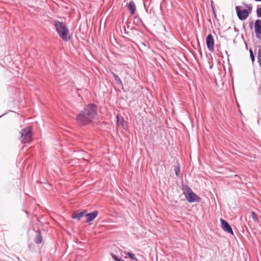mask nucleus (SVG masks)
I'll return each mask as SVG.
<instances>
[{"instance_id":"1","label":"nucleus","mask_w":261,"mask_h":261,"mask_svg":"<svg viewBox=\"0 0 261 261\" xmlns=\"http://www.w3.org/2000/svg\"><path fill=\"white\" fill-rule=\"evenodd\" d=\"M97 114L96 107L94 104L87 105L80 113L77 119L82 124L86 125L92 122Z\"/></svg>"},{"instance_id":"2","label":"nucleus","mask_w":261,"mask_h":261,"mask_svg":"<svg viewBox=\"0 0 261 261\" xmlns=\"http://www.w3.org/2000/svg\"><path fill=\"white\" fill-rule=\"evenodd\" d=\"M55 26L59 36L64 41H68L70 39L68 29L63 23L57 21L55 22Z\"/></svg>"},{"instance_id":"3","label":"nucleus","mask_w":261,"mask_h":261,"mask_svg":"<svg viewBox=\"0 0 261 261\" xmlns=\"http://www.w3.org/2000/svg\"><path fill=\"white\" fill-rule=\"evenodd\" d=\"M32 138V128L28 127L21 130V141L22 143H27L31 142Z\"/></svg>"},{"instance_id":"4","label":"nucleus","mask_w":261,"mask_h":261,"mask_svg":"<svg viewBox=\"0 0 261 261\" xmlns=\"http://www.w3.org/2000/svg\"><path fill=\"white\" fill-rule=\"evenodd\" d=\"M185 196L189 202L199 201L200 199V198L198 197L190 188L187 189Z\"/></svg>"},{"instance_id":"5","label":"nucleus","mask_w":261,"mask_h":261,"mask_svg":"<svg viewBox=\"0 0 261 261\" xmlns=\"http://www.w3.org/2000/svg\"><path fill=\"white\" fill-rule=\"evenodd\" d=\"M236 10L237 16L241 20L246 19L249 16V12L248 10L246 9L241 10L240 6H236Z\"/></svg>"},{"instance_id":"6","label":"nucleus","mask_w":261,"mask_h":261,"mask_svg":"<svg viewBox=\"0 0 261 261\" xmlns=\"http://www.w3.org/2000/svg\"><path fill=\"white\" fill-rule=\"evenodd\" d=\"M255 33L257 39L261 40V20L257 19L254 24Z\"/></svg>"},{"instance_id":"7","label":"nucleus","mask_w":261,"mask_h":261,"mask_svg":"<svg viewBox=\"0 0 261 261\" xmlns=\"http://www.w3.org/2000/svg\"><path fill=\"white\" fill-rule=\"evenodd\" d=\"M220 221L222 229L225 231L233 234L232 229L228 223L223 219H220Z\"/></svg>"},{"instance_id":"8","label":"nucleus","mask_w":261,"mask_h":261,"mask_svg":"<svg viewBox=\"0 0 261 261\" xmlns=\"http://www.w3.org/2000/svg\"><path fill=\"white\" fill-rule=\"evenodd\" d=\"M206 45L207 48L210 51H213L214 49V41L212 34H209L206 38Z\"/></svg>"},{"instance_id":"9","label":"nucleus","mask_w":261,"mask_h":261,"mask_svg":"<svg viewBox=\"0 0 261 261\" xmlns=\"http://www.w3.org/2000/svg\"><path fill=\"white\" fill-rule=\"evenodd\" d=\"M97 215L98 212L97 211H94L89 214H85V217L87 218L86 222H90L93 221L97 217Z\"/></svg>"},{"instance_id":"10","label":"nucleus","mask_w":261,"mask_h":261,"mask_svg":"<svg viewBox=\"0 0 261 261\" xmlns=\"http://www.w3.org/2000/svg\"><path fill=\"white\" fill-rule=\"evenodd\" d=\"M127 9L131 15H134L136 12V6L135 2L131 1L127 5Z\"/></svg>"},{"instance_id":"11","label":"nucleus","mask_w":261,"mask_h":261,"mask_svg":"<svg viewBox=\"0 0 261 261\" xmlns=\"http://www.w3.org/2000/svg\"><path fill=\"white\" fill-rule=\"evenodd\" d=\"M84 216H85V212L82 211L80 213L73 214L72 215V218L80 220Z\"/></svg>"},{"instance_id":"12","label":"nucleus","mask_w":261,"mask_h":261,"mask_svg":"<svg viewBox=\"0 0 261 261\" xmlns=\"http://www.w3.org/2000/svg\"><path fill=\"white\" fill-rule=\"evenodd\" d=\"M42 238L39 231L36 232L35 238V242L37 244H40L42 242Z\"/></svg>"},{"instance_id":"13","label":"nucleus","mask_w":261,"mask_h":261,"mask_svg":"<svg viewBox=\"0 0 261 261\" xmlns=\"http://www.w3.org/2000/svg\"><path fill=\"white\" fill-rule=\"evenodd\" d=\"M134 22L139 26L143 25V23L141 19L138 16H136L134 17Z\"/></svg>"},{"instance_id":"14","label":"nucleus","mask_w":261,"mask_h":261,"mask_svg":"<svg viewBox=\"0 0 261 261\" xmlns=\"http://www.w3.org/2000/svg\"><path fill=\"white\" fill-rule=\"evenodd\" d=\"M174 171H175V174L178 177L179 176V173H180V166L179 164H178L177 166H175V168H174Z\"/></svg>"},{"instance_id":"15","label":"nucleus","mask_w":261,"mask_h":261,"mask_svg":"<svg viewBox=\"0 0 261 261\" xmlns=\"http://www.w3.org/2000/svg\"><path fill=\"white\" fill-rule=\"evenodd\" d=\"M113 75L117 83L122 85V82L120 77L114 73H113Z\"/></svg>"},{"instance_id":"16","label":"nucleus","mask_w":261,"mask_h":261,"mask_svg":"<svg viewBox=\"0 0 261 261\" xmlns=\"http://www.w3.org/2000/svg\"><path fill=\"white\" fill-rule=\"evenodd\" d=\"M257 61L259 65L261 66V49L259 48L257 54Z\"/></svg>"},{"instance_id":"17","label":"nucleus","mask_w":261,"mask_h":261,"mask_svg":"<svg viewBox=\"0 0 261 261\" xmlns=\"http://www.w3.org/2000/svg\"><path fill=\"white\" fill-rule=\"evenodd\" d=\"M251 217L254 221H256L257 220V217L255 213L254 212H252L251 214Z\"/></svg>"},{"instance_id":"18","label":"nucleus","mask_w":261,"mask_h":261,"mask_svg":"<svg viewBox=\"0 0 261 261\" xmlns=\"http://www.w3.org/2000/svg\"><path fill=\"white\" fill-rule=\"evenodd\" d=\"M127 255L132 259L137 260L135 255L132 252H127Z\"/></svg>"},{"instance_id":"19","label":"nucleus","mask_w":261,"mask_h":261,"mask_svg":"<svg viewBox=\"0 0 261 261\" xmlns=\"http://www.w3.org/2000/svg\"><path fill=\"white\" fill-rule=\"evenodd\" d=\"M249 52H250V58H251V61L252 62H253L255 60V57L253 55V51L251 49H250Z\"/></svg>"},{"instance_id":"20","label":"nucleus","mask_w":261,"mask_h":261,"mask_svg":"<svg viewBox=\"0 0 261 261\" xmlns=\"http://www.w3.org/2000/svg\"><path fill=\"white\" fill-rule=\"evenodd\" d=\"M257 15L258 17L261 18V7L258 8L256 10Z\"/></svg>"},{"instance_id":"21","label":"nucleus","mask_w":261,"mask_h":261,"mask_svg":"<svg viewBox=\"0 0 261 261\" xmlns=\"http://www.w3.org/2000/svg\"><path fill=\"white\" fill-rule=\"evenodd\" d=\"M112 257L115 261H120L121 259L118 258L115 255L112 254Z\"/></svg>"},{"instance_id":"22","label":"nucleus","mask_w":261,"mask_h":261,"mask_svg":"<svg viewBox=\"0 0 261 261\" xmlns=\"http://www.w3.org/2000/svg\"><path fill=\"white\" fill-rule=\"evenodd\" d=\"M117 119L118 123H121L123 121V118L121 117H119L118 116H117Z\"/></svg>"},{"instance_id":"23","label":"nucleus","mask_w":261,"mask_h":261,"mask_svg":"<svg viewBox=\"0 0 261 261\" xmlns=\"http://www.w3.org/2000/svg\"><path fill=\"white\" fill-rule=\"evenodd\" d=\"M250 27L251 28H252V22H250Z\"/></svg>"},{"instance_id":"24","label":"nucleus","mask_w":261,"mask_h":261,"mask_svg":"<svg viewBox=\"0 0 261 261\" xmlns=\"http://www.w3.org/2000/svg\"><path fill=\"white\" fill-rule=\"evenodd\" d=\"M255 1H257V2H261V0H255Z\"/></svg>"},{"instance_id":"25","label":"nucleus","mask_w":261,"mask_h":261,"mask_svg":"<svg viewBox=\"0 0 261 261\" xmlns=\"http://www.w3.org/2000/svg\"><path fill=\"white\" fill-rule=\"evenodd\" d=\"M120 261H124V260L121 259Z\"/></svg>"},{"instance_id":"26","label":"nucleus","mask_w":261,"mask_h":261,"mask_svg":"<svg viewBox=\"0 0 261 261\" xmlns=\"http://www.w3.org/2000/svg\"><path fill=\"white\" fill-rule=\"evenodd\" d=\"M120 261H124V260L121 259Z\"/></svg>"}]
</instances>
